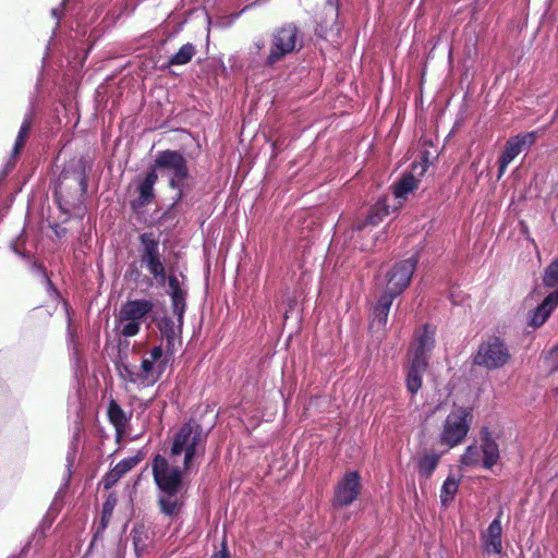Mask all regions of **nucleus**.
<instances>
[{"mask_svg":"<svg viewBox=\"0 0 558 558\" xmlns=\"http://www.w3.org/2000/svg\"><path fill=\"white\" fill-rule=\"evenodd\" d=\"M153 474L160 489L159 506L166 515H175L183 505L180 487L182 471L178 465H171L162 456H156L153 462Z\"/></svg>","mask_w":558,"mask_h":558,"instance_id":"1","label":"nucleus"},{"mask_svg":"<svg viewBox=\"0 0 558 558\" xmlns=\"http://www.w3.org/2000/svg\"><path fill=\"white\" fill-rule=\"evenodd\" d=\"M207 435L196 422L184 423L173 437L170 460L173 464L179 463L183 458V472H189L193 466L196 457L205 452Z\"/></svg>","mask_w":558,"mask_h":558,"instance_id":"2","label":"nucleus"},{"mask_svg":"<svg viewBox=\"0 0 558 558\" xmlns=\"http://www.w3.org/2000/svg\"><path fill=\"white\" fill-rule=\"evenodd\" d=\"M154 307L155 303L148 299H134L124 302L116 316L119 333L126 338L136 336Z\"/></svg>","mask_w":558,"mask_h":558,"instance_id":"3","label":"nucleus"},{"mask_svg":"<svg viewBox=\"0 0 558 558\" xmlns=\"http://www.w3.org/2000/svg\"><path fill=\"white\" fill-rule=\"evenodd\" d=\"M473 421V411L468 407L454 408L445 418L439 434V441L453 448L466 437Z\"/></svg>","mask_w":558,"mask_h":558,"instance_id":"4","label":"nucleus"},{"mask_svg":"<svg viewBox=\"0 0 558 558\" xmlns=\"http://www.w3.org/2000/svg\"><path fill=\"white\" fill-rule=\"evenodd\" d=\"M511 357L506 342L496 336L484 340L474 356V364L487 369H496L505 366Z\"/></svg>","mask_w":558,"mask_h":558,"instance_id":"5","label":"nucleus"},{"mask_svg":"<svg viewBox=\"0 0 558 558\" xmlns=\"http://www.w3.org/2000/svg\"><path fill=\"white\" fill-rule=\"evenodd\" d=\"M299 31L294 24H288L272 34L269 54L265 63L274 65L287 54L293 52L298 45Z\"/></svg>","mask_w":558,"mask_h":558,"instance_id":"6","label":"nucleus"},{"mask_svg":"<svg viewBox=\"0 0 558 558\" xmlns=\"http://www.w3.org/2000/svg\"><path fill=\"white\" fill-rule=\"evenodd\" d=\"M141 262L156 278L165 280L166 270L159 252V239L154 232H144L140 235Z\"/></svg>","mask_w":558,"mask_h":558,"instance_id":"7","label":"nucleus"},{"mask_svg":"<svg viewBox=\"0 0 558 558\" xmlns=\"http://www.w3.org/2000/svg\"><path fill=\"white\" fill-rule=\"evenodd\" d=\"M155 166L169 172V184L172 189L181 190L184 180L189 175L186 160L182 154L169 149L162 150L158 154Z\"/></svg>","mask_w":558,"mask_h":558,"instance_id":"8","label":"nucleus"},{"mask_svg":"<svg viewBox=\"0 0 558 558\" xmlns=\"http://www.w3.org/2000/svg\"><path fill=\"white\" fill-rule=\"evenodd\" d=\"M416 259L411 257L402 260L387 274L384 291L392 296L400 295L410 284L411 278L416 267Z\"/></svg>","mask_w":558,"mask_h":558,"instance_id":"9","label":"nucleus"},{"mask_svg":"<svg viewBox=\"0 0 558 558\" xmlns=\"http://www.w3.org/2000/svg\"><path fill=\"white\" fill-rule=\"evenodd\" d=\"M168 357L165 355L161 345L154 347L143 356L138 368L147 387L154 386L159 380L166 371Z\"/></svg>","mask_w":558,"mask_h":558,"instance_id":"10","label":"nucleus"},{"mask_svg":"<svg viewBox=\"0 0 558 558\" xmlns=\"http://www.w3.org/2000/svg\"><path fill=\"white\" fill-rule=\"evenodd\" d=\"M536 141V132L521 133L510 137L506 145L505 150L499 159L498 178H501L506 172L508 165L526 147L533 145Z\"/></svg>","mask_w":558,"mask_h":558,"instance_id":"11","label":"nucleus"},{"mask_svg":"<svg viewBox=\"0 0 558 558\" xmlns=\"http://www.w3.org/2000/svg\"><path fill=\"white\" fill-rule=\"evenodd\" d=\"M360 490L359 473L354 471L347 473L335 489L332 498L333 507L342 508L351 505L359 497Z\"/></svg>","mask_w":558,"mask_h":558,"instance_id":"12","label":"nucleus"},{"mask_svg":"<svg viewBox=\"0 0 558 558\" xmlns=\"http://www.w3.org/2000/svg\"><path fill=\"white\" fill-rule=\"evenodd\" d=\"M436 328L424 325L415 333L409 351V359L424 360L428 363L429 353L435 347Z\"/></svg>","mask_w":558,"mask_h":558,"instance_id":"13","label":"nucleus"},{"mask_svg":"<svg viewBox=\"0 0 558 558\" xmlns=\"http://www.w3.org/2000/svg\"><path fill=\"white\" fill-rule=\"evenodd\" d=\"M499 513L481 534V543L487 555H500L502 553V526Z\"/></svg>","mask_w":558,"mask_h":558,"instance_id":"14","label":"nucleus"},{"mask_svg":"<svg viewBox=\"0 0 558 558\" xmlns=\"http://www.w3.org/2000/svg\"><path fill=\"white\" fill-rule=\"evenodd\" d=\"M428 363L424 360L409 359L407 367L405 385L408 391L415 396L422 387L423 375L426 372Z\"/></svg>","mask_w":558,"mask_h":558,"instance_id":"15","label":"nucleus"},{"mask_svg":"<svg viewBox=\"0 0 558 558\" xmlns=\"http://www.w3.org/2000/svg\"><path fill=\"white\" fill-rule=\"evenodd\" d=\"M481 451L483 457V468L492 469L497 464L499 460V447L498 444L493 439L488 428L481 430Z\"/></svg>","mask_w":558,"mask_h":558,"instance_id":"16","label":"nucleus"},{"mask_svg":"<svg viewBox=\"0 0 558 558\" xmlns=\"http://www.w3.org/2000/svg\"><path fill=\"white\" fill-rule=\"evenodd\" d=\"M558 305V292H551L549 293L543 302L534 308L530 314V325L533 327H539L542 326L551 312L556 308Z\"/></svg>","mask_w":558,"mask_h":558,"instance_id":"17","label":"nucleus"},{"mask_svg":"<svg viewBox=\"0 0 558 558\" xmlns=\"http://www.w3.org/2000/svg\"><path fill=\"white\" fill-rule=\"evenodd\" d=\"M140 462V459L136 457H129L116 464L113 469H111L102 478V485L105 489H110L119 480L130 472L136 464Z\"/></svg>","mask_w":558,"mask_h":558,"instance_id":"18","label":"nucleus"},{"mask_svg":"<svg viewBox=\"0 0 558 558\" xmlns=\"http://www.w3.org/2000/svg\"><path fill=\"white\" fill-rule=\"evenodd\" d=\"M158 180L155 170L149 171L145 179L138 184V197L133 202V208H141L150 204L154 199V186Z\"/></svg>","mask_w":558,"mask_h":558,"instance_id":"19","label":"nucleus"},{"mask_svg":"<svg viewBox=\"0 0 558 558\" xmlns=\"http://www.w3.org/2000/svg\"><path fill=\"white\" fill-rule=\"evenodd\" d=\"M396 296L383 291L377 305L373 312V326L385 327L388 319V314Z\"/></svg>","mask_w":558,"mask_h":558,"instance_id":"20","label":"nucleus"},{"mask_svg":"<svg viewBox=\"0 0 558 558\" xmlns=\"http://www.w3.org/2000/svg\"><path fill=\"white\" fill-rule=\"evenodd\" d=\"M389 215V206L386 203V199H379L375 205L369 209L368 216L364 222H356L354 225L355 231L363 230L366 226H376L378 225L384 217Z\"/></svg>","mask_w":558,"mask_h":558,"instance_id":"21","label":"nucleus"},{"mask_svg":"<svg viewBox=\"0 0 558 558\" xmlns=\"http://www.w3.org/2000/svg\"><path fill=\"white\" fill-rule=\"evenodd\" d=\"M418 187V180L411 173L403 174L395 184L393 195L401 204L408 195Z\"/></svg>","mask_w":558,"mask_h":558,"instance_id":"22","label":"nucleus"},{"mask_svg":"<svg viewBox=\"0 0 558 558\" xmlns=\"http://www.w3.org/2000/svg\"><path fill=\"white\" fill-rule=\"evenodd\" d=\"M440 456L436 452H425L417 459L420 476L429 478L439 464Z\"/></svg>","mask_w":558,"mask_h":558,"instance_id":"23","label":"nucleus"},{"mask_svg":"<svg viewBox=\"0 0 558 558\" xmlns=\"http://www.w3.org/2000/svg\"><path fill=\"white\" fill-rule=\"evenodd\" d=\"M108 417L114 426L117 434L119 436L122 435L125 432L129 418L116 401H111L108 407Z\"/></svg>","mask_w":558,"mask_h":558,"instance_id":"24","label":"nucleus"},{"mask_svg":"<svg viewBox=\"0 0 558 558\" xmlns=\"http://www.w3.org/2000/svg\"><path fill=\"white\" fill-rule=\"evenodd\" d=\"M483 466V457L481 448L471 445L468 446L463 454L460 457V466L462 468H475Z\"/></svg>","mask_w":558,"mask_h":558,"instance_id":"25","label":"nucleus"},{"mask_svg":"<svg viewBox=\"0 0 558 558\" xmlns=\"http://www.w3.org/2000/svg\"><path fill=\"white\" fill-rule=\"evenodd\" d=\"M131 535H132V539H133L134 550H135L136 555L140 556L148 547V544H149L148 532L144 525H136L133 527Z\"/></svg>","mask_w":558,"mask_h":558,"instance_id":"26","label":"nucleus"},{"mask_svg":"<svg viewBox=\"0 0 558 558\" xmlns=\"http://www.w3.org/2000/svg\"><path fill=\"white\" fill-rule=\"evenodd\" d=\"M158 328L161 335L167 339L168 343H171L181 332L182 325H180L179 322L175 324L170 317H163L158 323Z\"/></svg>","mask_w":558,"mask_h":558,"instance_id":"27","label":"nucleus"},{"mask_svg":"<svg viewBox=\"0 0 558 558\" xmlns=\"http://www.w3.org/2000/svg\"><path fill=\"white\" fill-rule=\"evenodd\" d=\"M196 52L195 46L187 43L169 60V65H184L189 63Z\"/></svg>","mask_w":558,"mask_h":558,"instance_id":"28","label":"nucleus"},{"mask_svg":"<svg viewBox=\"0 0 558 558\" xmlns=\"http://www.w3.org/2000/svg\"><path fill=\"white\" fill-rule=\"evenodd\" d=\"M459 488V480L449 475L442 483L440 489V501L442 505H447L453 500Z\"/></svg>","mask_w":558,"mask_h":558,"instance_id":"29","label":"nucleus"},{"mask_svg":"<svg viewBox=\"0 0 558 558\" xmlns=\"http://www.w3.org/2000/svg\"><path fill=\"white\" fill-rule=\"evenodd\" d=\"M123 380L129 381L138 388H146V384L141 375V371L138 367H130L124 365L120 372Z\"/></svg>","mask_w":558,"mask_h":558,"instance_id":"30","label":"nucleus"},{"mask_svg":"<svg viewBox=\"0 0 558 558\" xmlns=\"http://www.w3.org/2000/svg\"><path fill=\"white\" fill-rule=\"evenodd\" d=\"M31 124H32V122L29 119H25L23 121V123L20 128L19 134L16 136L14 146H13V151H12L13 157H16L20 154V151L23 149L25 142L29 135Z\"/></svg>","mask_w":558,"mask_h":558,"instance_id":"31","label":"nucleus"},{"mask_svg":"<svg viewBox=\"0 0 558 558\" xmlns=\"http://www.w3.org/2000/svg\"><path fill=\"white\" fill-rule=\"evenodd\" d=\"M117 506V497L113 494H110L102 506L100 525L101 530H105L108 526V523L112 517L113 510Z\"/></svg>","mask_w":558,"mask_h":558,"instance_id":"32","label":"nucleus"},{"mask_svg":"<svg viewBox=\"0 0 558 558\" xmlns=\"http://www.w3.org/2000/svg\"><path fill=\"white\" fill-rule=\"evenodd\" d=\"M173 314L177 316L180 325L183 324V316L185 312V295L171 298Z\"/></svg>","mask_w":558,"mask_h":558,"instance_id":"33","label":"nucleus"},{"mask_svg":"<svg viewBox=\"0 0 558 558\" xmlns=\"http://www.w3.org/2000/svg\"><path fill=\"white\" fill-rule=\"evenodd\" d=\"M544 282L548 287H554L558 283V258L546 269Z\"/></svg>","mask_w":558,"mask_h":558,"instance_id":"34","label":"nucleus"},{"mask_svg":"<svg viewBox=\"0 0 558 558\" xmlns=\"http://www.w3.org/2000/svg\"><path fill=\"white\" fill-rule=\"evenodd\" d=\"M169 289H170V296H180V295H186L185 291L182 289L181 283L179 279L174 276L169 277Z\"/></svg>","mask_w":558,"mask_h":558,"instance_id":"35","label":"nucleus"},{"mask_svg":"<svg viewBox=\"0 0 558 558\" xmlns=\"http://www.w3.org/2000/svg\"><path fill=\"white\" fill-rule=\"evenodd\" d=\"M211 558H230V556H229V554H228V551L226 549V544L225 543L222 544V549L217 551V553H215L211 556Z\"/></svg>","mask_w":558,"mask_h":558,"instance_id":"36","label":"nucleus"},{"mask_svg":"<svg viewBox=\"0 0 558 558\" xmlns=\"http://www.w3.org/2000/svg\"><path fill=\"white\" fill-rule=\"evenodd\" d=\"M51 14L52 16H54L57 20H60V16H61V13L59 11V9L54 8L51 10Z\"/></svg>","mask_w":558,"mask_h":558,"instance_id":"37","label":"nucleus"},{"mask_svg":"<svg viewBox=\"0 0 558 558\" xmlns=\"http://www.w3.org/2000/svg\"><path fill=\"white\" fill-rule=\"evenodd\" d=\"M254 47H255V49H256L257 51H260V50L263 49L264 45H263L262 43H259V41H256V43L254 44Z\"/></svg>","mask_w":558,"mask_h":558,"instance_id":"38","label":"nucleus"},{"mask_svg":"<svg viewBox=\"0 0 558 558\" xmlns=\"http://www.w3.org/2000/svg\"><path fill=\"white\" fill-rule=\"evenodd\" d=\"M65 1H66V0H63L62 5H64V2H65Z\"/></svg>","mask_w":558,"mask_h":558,"instance_id":"39","label":"nucleus"}]
</instances>
